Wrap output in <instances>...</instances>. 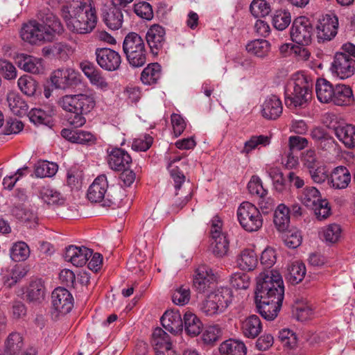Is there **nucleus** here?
Masks as SVG:
<instances>
[{
  "label": "nucleus",
  "mask_w": 355,
  "mask_h": 355,
  "mask_svg": "<svg viewBox=\"0 0 355 355\" xmlns=\"http://www.w3.org/2000/svg\"><path fill=\"white\" fill-rule=\"evenodd\" d=\"M61 15L67 28L77 34L91 33L98 19L96 9L89 1H73L69 6H63Z\"/></svg>",
  "instance_id": "f257e3e1"
},
{
  "label": "nucleus",
  "mask_w": 355,
  "mask_h": 355,
  "mask_svg": "<svg viewBox=\"0 0 355 355\" xmlns=\"http://www.w3.org/2000/svg\"><path fill=\"white\" fill-rule=\"evenodd\" d=\"M284 286L281 275L276 270H265L257 278L255 300H279L283 302Z\"/></svg>",
  "instance_id": "f03ea898"
},
{
  "label": "nucleus",
  "mask_w": 355,
  "mask_h": 355,
  "mask_svg": "<svg viewBox=\"0 0 355 355\" xmlns=\"http://www.w3.org/2000/svg\"><path fill=\"white\" fill-rule=\"evenodd\" d=\"M312 83L302 76L290 84L285 91V104L289 108L304 106L311 98Z\"/></svg>",
  "instance_id": "7ed1b4c3"
},
{
  "label": "nucleus",
  "mask_w": 355,
  "mask_h": 355,
  "mask_svg": "<svg viewBox=\"0 0 355 355\" xmlns=\"http://www.w3.org/2000/svg\"><path fill=\"white\" fill-rule=\"evenodd\" d=\"M123 51L129 64L139 67L146 62V50L141 37L136 33H128L123 42Z\"/></svg>",
  "instance_id": "20e7f679"
},
{
  "label": "nucleus",
  "mask_w": 355,
  "mask_h": 355,
  "mask_svg": "<svg viewBox=\"0 0 355 355\" xmlns=\"http://www.w3.org/2000/svg\"><path fill=\"white\" fill-rule=\"evenodd\" d=\"M344 52L336 53L331 69L341 79L352 76L355 72V45L348 42L342 46Z\"/></svg>",
  "instance_id": "39448f33"
},
{
  "label": "nucleus",
  "mask_w": 355,
  "mask_h": 355,
  "mask_svg": "<svg viewBox=\"0 0 355 355\" xmlns=\"http://www.w3.org/2000/svg\"><path fill=\"white\" fill-rule=\"evenodd\" d=\"M237 218L241 226L248 232H257L263 225L259 209L249 202H243L238 207Z\"/></svg>",
  "instance_id": "423d86ee"
},
{
  "label": "nucleus",
  "mask_w": 355,
  "mask_h": 355,
  "mask_svg": "<svg viewBox=\"0 0 355 355\" xmlns=\"http://www.w3.org/2000/svg\"><path fill=\"white\" fill-rule=\"evenodd\" d=\"M58 105L69 112L89 113L95 106V100L92 94H69L61 97Z\"/></svg>",
  "instance_id": "0eeeda50"
},
{
  "label": "nucleus",
  "mask_w": 355,
  "mask_h": 355,
  "mask_svg": "<svg viewBox=\"0 0 355 355\" xmlns=\"http://www.w3.org/2000/svg\"><path fill=\"white\" fill-rule=\"evenodd\" d=\"M108 183L105 175H98L89 186L87 197L91 202L101 203L104 207H111L116 205L114 199L110 198L107 193Z\"/></svg>",
  "instance_id": "6e6552de"
},
{
  "label": "nucleus",
  "mask_w": 355,
  "mask_h": 355,
  "mask_svg": "<svg viewBox=\"0 0 355 355\" xmlns=\"http://www.w3.org/2000/svg\"><path fill=\"white\" fill-rule=\"evenodd\" d=\"M37 21L51 41L56 35L64 32V27L59 18L52 12L48 6H40L36 14Z\"/></svg>",
  "instance_id": "1a4fd4ad"
},
{
  "label": "nucleus",
  "mask_w": 355,
  "mask_h": 355,
  "mask_svg": "<svg viewBox=\"0 0 355 355\" xmlns=\"http://www.w3.org/2000/svg\"><path fill=\"white\" fill-rule=\"evenodd\" d=\"M313 33V27L311 21L304 16L293 21L290 31L292 41L302 46L311 44Z\"/></svg>",
  "instance_id": "9d476101"
},
{
  "label": "nucleus",
  "mask_w": 355,
  "mask_h": 355,
  "mask_svg": "<svg viewBox=\"0 0 355 355\" xmlns=\"http://www.w3.org/2000/svg\"><path fill=\"white\" fill-rule=\"evenodd\" d=\"M217 277L213 270L205 264L200 265L195 270L193 284L199 293H208L215 286Z\"/></svg>",
  "instance_id": "9b49d317"
},
{
  "label": "nucleus",
  "mask_w": 355,
  "mask_h": 355,
  "mask_svg": "<svg viewBox=\"0 0 355 355\" xmlns=\"http://www.w3.org/2000/svg\"><path fill=\"white\" fill-rule=\"evenodd\" d=\"M53 311L55 318L71 311L73 306V298L71 293L64 288L58 287L51 294Z\"/></svg>",
  "instance_id": "f8f14e48"
},
{
  "label": "nucleus",
  "mask_w": 355,
  "mask_h": 355,
  "mask_svg": "<svg viewBox=\"0 0 355 355\" xmlns=\"http://www.w3.org/2000/svg\"><path fill=\"white\" fill-rule=\"evenodd\" d=\"M50 79L55 89L63 90L75 87L80 83L78 73L70 67H62L53 71Z\"/></svg>",
  "instance_id": "ddd939ff"
},
{
  "label": "nucleus",
  "mask_w": 355,
  "mask_h": 355,
  "mask_svg": "<svg viewBox=\"0 0 355 355\" xmlns=\"http://www.w3.org/2000/svg\"><path fill=\"white\" fill-rule=\"evenodd\" d=\"M222 223L218 217L212 220L210 234L212 242L211 243L212 252L217 257H223L229 249V241L226 235L221 232Z\"/></svg>",
  "instance_id": "4468645a"
},
{
  "label": "nucleus",
  "mask_w": 355,
  "mask_h": 355,
  "mask_svg": "<svg viewBox=\"0 0 355 355\" xmlns=\"http://www.w3.org/2000/svg\"><path fill=\"white\" fill-rule=\"evenodd\" d=\"M21 39L31 44H37L42 42H51V40L36 19L24 24L20 31Z\"/></svg>",
  "instance_id": "2eb2a0df"
},
{
  "label": "nucleus",
  "mask_w": 355,
  "mask_h": 355,
  "mask_svg": "<svg viewBox=\"0 0 355 355\" xmlns=\"http://www.w3.org/2000/svg\"><path fill=\"white\" fill-rule=\"evenodd\" d=\"M338 28V17L333 14L325 15L318 21L316 26L317 37L320 41H330L337 34Z\"/></svg>",
  "instance_id": "dca6fc26"
},
{
  "label": "nucleus",
  "mask_w": 355,
  "mask_h": 355,
  "mask_svg": "<svg viewBox=\"0 0 355 355\" xmlns=\"http://www.w3.org/2000/svg\"><path fill=\"white\" fill-rule=\"evenodd\" d=\"M95 55L98 64L105 71H116L121 65V55L113 49L110 48H97Z\"/></svg>",
  "instance_id": "f3484780"
},
{
  "label": "nucleus",
  "mask_w": 355,
  "mask_h": 355,
  "mask_svg": "<svg viewBox=\"0 0 355 355\" xmlns=\"http://www.w3.org/2000/svg\"><path fill=\"white\" fill-rule=\"evenodd\" d=\"M146 42L153 54L157 55L166 43V31L164 27L154 24L146 35Z\"/></svg>",
  "instance_id": "a211bd4d"
},
{
  "label": "nucleus",
  "mask_w": 355,
  "mask_h": 355,
  "mask_svg": "<svg viewBox=\"0 0 355 355\" xmlns=\"http://www.w3.org/2000/svg\"><path fill=\"white\" fill-rule=\"evenodd\" d=\"M107 162L112 169L120 171L125 168H129L132 163V158L125 150L121 148H109L107 149Z\"/></svg>",
  "instance_id": "6ab92c4d"
},
{
  "label": "nucleus",
  "mask_w": 355,
  "mask_h": 355,
  "mask_svg": "<svg viewBox=\"0 0 355 355\" xmlns=\"http://www.w3.org/2000/svg\"><path fill=\"white\" fill-rule=\"evenodd\" d=\"M92 255V250L85 246L69 245L66 248L64 259L76 267L83 266Z\"/></svg>",
  "instance_id": "aec40b11"
},
{
  "label": "nucleus",
  "mask_w": 355,
  "mask_h": 355,
  "mask_svg": "<svg viewBox=\"0 0 355 355\" xmlns=\"http://www.w3.org/2000/svg\"><path fill=\"white\" fill-rule=\"evenodd\" d=\"M282 101L276 95L268 96L261 105V115L268 120L277 119L282 114Z\"/></svg>",
  "instance_id": "412c9836"
},
{
  "label": "nucleus",
  "mask_w": 355,
  "mask_h": 355,
  "mask_svg": "<svg viewBox=\"0 0 355 355\" xmlns=\"http://www.w3.org/2000/svg\"><path fill=\"white\" fill-rule=\"evenodd\" d=\"M102 19L106 26L112 30H118L122 26L123 15L122 9L114 5L106 6L102 9Z\"/></svg>",
  "instance_id": "4be33fe9"
},
{
  "label": "nucleus",
  "mask_w": 355,
  "mask_h": 355,
  "mask_svg": "<svg viewBox=\"0 0 355 355\" xmlns=\"http://www.w3.org/2000/svg\"><path fill=\"white\" fill-rule=\"evenodd\" d=\"M257 309L259 314L267 320H273L277 318L282 305V302L279 300H255Z\"/></svg>",
  "instance_id": "5701e85b"
},
{
  "label": "nucleus",
  "mask_w": 355,
  "mask_h": 355,
  "mask_svg": "<svg viewBox=\"0 0 355 355\" xmlns=\"http://www.w3.org/2000/svg\"><path fill=\"white\" fill-rule=\"evenodd\" d=\"M73 53V49L72 46L63 42H56L52 46H46L42 49V54L44 56H52L64 62L68 60Z\"/></svg>",
  "instance_id": "b1692460"
},
{
  "label": "nucleus",
  "mask_w": 355,
  "mask_h": 355,
  "mask_svg": "<svg viewBox=\"0 0 355 355\" xmlns=\"http://www.w3.org/2000/svg\"><path fill=\"white\" fill-rule=\"evenodd\" d=\"M183 319L178 310L166 311L161 318L162 326L172 334H177L183 329Z\"/></svg>",
  "instance_id": "393cba45"
},
{
  "label": "nucleus",
  "mask_w": 355,
  "mask_h": 355,
  "mask_svg": "<svg viewBox=\"0 0 355 355\" xmlns=\"http://www.w3.org/2000/svg\"><path fill=\"white\" fill-rule=\"evenodd\" d=\"M81 68L92 85H95L98 89L103 91L109 89V83L102 76L101 72L96 69L93 64L89 62L83 63Z\"/></svg>",
  "instance_id": "a878e982"
},
{
  "label": "nucleus",
  "mask_w": 355,
  "mask_h": 355,
  "mask_svg": "<svg viewBox=\"0 0 355 355\" xmlns=\"http://www.w3.org/2000/svg\"><path fill=\"white\" fill-rule=\"evenodd\" d=\"M334 132L336 137L346 148L355 147V126L352 124H340L334 126Z\"/></svg>",
  "instance_id": "bb28decb"
},
{
  "label": "nucleus",
  "mask_w": 355,
  "mask_h": 355,
  "mask_svg": "<svg viewBox=\"0 0 355 355\" xmlns=\"http://www.w3.org/2000/svg\"><path fill=\"white\" fill-rule=\"evenodd\" d=\"M16 62L19 68L31 73L37 74L43 70L41 59L26 54L18 55Z\"/></svg>",
  "instance_id": "cd10ccee"
},
{
  "label": "nucleus",
  "mask_w": 355,
  "mask_h": 355,
  "mask_svg": "<svg viewBox=\"0 0 355 355\" xmlns=\"http://www.w3.org/2000/svg\"><path fill=\"white\" fill-rule=\"evenodd\" d=\"M241 329L245 338L254 339L262 331L261 322L257 315H250L242 321Z\"/></svg>",
  "instance_id": "c85d7f7f"
},
{
  "label": "nucleus",
  "mask_w": 355,
  "mask_h": 355,
  "mask_svg": "<svg viewBox=\"0 0 355 355\" xmlns=\"http://www.w3.org/2000/svg\"><path fill=\"white\" fill-rule=\"evenodd\" d=\"M61 135L71 142L81 144H92L96 139L95 136L90 132L80 130L64 128L61 131Z\"/></svg>",
  "instance_id": "c756f323"
},
{
  "label": "nucleus",
  "mask_w": 355,
  "mask_h": 355,
  "mask_svg": "<svg viewBox=\"0 0 355 355\" xmlns=\"http://www.w3.org/2000/svg\"><path fill=\"white\" fill-rule=\"evenodd\" d=\"M350 181L351 174L345 166H340L335 168L331 174L330 183L335 189H345Z\"/></svg>",
  "instance_id": "7c9ffc66"
},
{
  "label": "nucleus",
  "mask_w": 355,
  "mask_h": 355,
  "mask_svg": "<svg viewBox=\"0 0 355 355\" xmlns=\"http://www.w3.org/2000/svg\"><path fill=\"white\" fill-rule=\"evenodd\" d=\"M24 347V338L17 332L10 333L4 343L3 355H17Z\"/></svg>",
  "instance_id": "2f4dec72"
},
{
  "label": "nucleus",
  "mask_w": 355,
  "mask_h": 355,
  "mask_svg": "<svg viewBox=\"0 0 355 355\" xmlns=\"http://www.w3.org/2000/svg\"><path fill=\"white\" fill-rule=\"evenodd\" d=\"M334 86L324 78H318L315 83V92L318 99L324 103L332 102L334 94Z\"/></svg>",
  "instance_id": "473e14b6"
},
{
  "label": "nucleus",
  "mask_w": 355,
  "mask_h": 355,
  "mask_svg": "<svg viewBox=\"0 0 355 355\" xmlns=\"http://www.w3.org/2000/svg\"><path fill=\"white\" fill-rule=\"evenodd\" d=\"M354 101L352 88L344 84L335 85L332 103L336 105L343 106L349 105Z\"/></svg>",
  "instance_id": "72a5a7b5"
},
{
  "label": "nucleus",
  "mask_w": 355,
  "mask_h": 355,
  "mask_svg": "<svg viewBox=\"0 0 355 355\" xmlns=\"http://www.w3.org/2000/svg\"><path fill=\"white\" fill-rule=\"evenodd\" d=\"M46 289L40 279L31 282L26 290V300L31 302H41L45 297Z\"/></svg>",
  "instance_id": "f704fd0d"
},
{
  "label": "nucleus",
  "mask_w": 355,
  "mask_h": 355,
  "mask_svg": "<svg viewBox=\"0 0 355 355\" xmlns=\"http://www.w3.org/2000/svg\"><path fill=\"white\" fill-rule=\"evenodd\" d=\"M274 224L279 232H285L290 223V210L284 204H280L274 212Z\"/></svg>",
  "instance_id": "c9c22d12"
},
{
  "label": "nucleus",
  "mask_w": 355,
  "mask_h": 355,
  "mask_svg": "<svg viewBox=\"0 0 355 355\" xmlns=\"http://www.w3.org/2000/svg\"><path fill=\"white\" fill-rule=\"evenodd\" d=\"M39 196L49 205H62L65 199L58 191L51 188L49 186H43L40 188Z\"/></svg>",
  "instance_id": "e433bc0d"
},
{
  "label": "nucleus",
  "mask_w": 355,
  "mask_h": 355,
  "mask_svg": "<svg viewBox=\"0 0 355 355\" xmlns=\"http://www.w3.org/2000/svg\"><path fill=\"white\" fill-rule=\"evenodd\" d=\"M246 347L239 340L229 339L223 342L219 347L222 355H246Z\"/></svg>",
  "instance_id": "4c0bfd02"
},
{
  "label": "nucleus",
  "mask_w": 355,
  "mask_h": 355,
  "mask_svg": "<svg viewBox=\"0 0 355 355\" xmlns=\"http://www.w3.org/2000/svg\"><path fill=\"white\" fill-rule=\"evenodd\" d=\"M237 263L242 270L250 271L257 267L258 257L253 250L245 249L241 251L237 259Z\"/></svg>",
  "instance_id": "58836bf2"
},
{
  "label": "nucleus",
  "mask_w": 355,
  "mask_h": 355,
  "mask_svg": "<svg viewBox=\"0 0 355 355\" xmlns=\"http://www.w3.org/2000/svg\"><path fill=\"white\" fill-rule=\"evenodd\" d=\"M182 320L184 330L188 335L196 336L201 332L202 323L194 313L187 311Z\"/></svg>",
  "instance_id": "ea45409f"
},
{
  "label": "nucleus",
  "mask_w": 355,
  "mask_h": 355,
  "mask_svg": "<svg viewBox=\"0 0 355 355\" xmlns=\"http://www.w3.org/2000/svg\"><path fill=\"white\" fill-rule=\"evenodd\" d=\"M305 265L302 262L292 263L287 269L286 278L291 284L295 285L301 282L306 275Z\"/></svg>",
  "instance_id": "a19ab883"
},
{
  "label": "nucleus",
  "mask_w": 355,
  "mask_h": 355,
  "mask_svg": "<svg viewBox=\"0 0 355 355\" xmlns=\"http://www.w3.org/2000/svg\"><path fill=\"white\" fill-rule=\"evenodd\" d=\"M209 293L223 311L232 303V292L231 289L227 287H220Z\"/></svg>",
  "instance_id": "79ce46f5"
},
{
  "label": "nucleus",
  "mask_w": 355,
  "mask_h": 355,
  "mask_svg": "<svg viewBox=\"0 0 355 355\" xmlns=\"http://www.w3.org/2000/svg\"><path fill=\"white\" fill-rule=\"evenodd\" d=\"M161 77V66L158 63L148 64L141 72V80L145 85L156 84Z\"/></svg>",
  "instance_id": "37998d69"
},
{
  "label": "nucleus",
  "mask_w": 355,
  "mask_h": 355,
  "mask_svg": "<svg viewBox=\"0 0 355 355\" xmlns=\"http://www.w3.org/2000/svg\"><path fill=\"white\" fill-rule=\"evenodd\" d=\"M300 199L303 205L312 209L322 200L320 191L313 187H306L302 192Z\"/></svg>",
  "instance_id": "c03bdc74"
},
{
  "label": "nucleus",
  "mask_w": 355,
  "mask_h": 355,
  "mask_svg": "<svg viewBox=\"0 0 355 355\" xmlns=\"http://www.w3.org/2000/svg\"><path fill=\"white\" fill-rule=\"evenodd\" d=\"M182 159L180 156H175L170 159L168 164V168L170 171L171 176L174 181V187L176 190H179L182 187V184L185 182V175L180 169L178 166H175L176 162H179Z\"/></svg>",
  "instance_id": "a18cd8bd"
},
{
  "label": "nucleus",
  "mask_w": 355,
  "mask_h": 355,
  "mask_svg": "<svg viewBox=\"0 0 355 355\" xmlns=\"http://www.w3.org/2000/svg\"><path fill=\"white\" fill-rule=\"evenodd\" d=\"M270 49V44L266 40H254L246 45L247 51L258 58L266 56Z\"/></svg>",
  "instance_id": "49530a36"
},
{
  "label": "nucleus",
  "mask_w": 355,
  "mask_h": 355,
  "mask_svg": "<svg viewBox=\"0 0 355 355\" xmlns=\"http://www.w3.org/2000/svg\"><path fill=\"white\" fill-rule=\"evenodd\" d=\"M7 101L10 110L15 115H24L28 109L27 103L19 95L15 93L8 94Z\"/></svg>",
  "instance_id": "de8ad7c7"
},
{
  "label": "nucleus",
  "mask_w": 355,
  "mask_h": 355,
  "mask_svg": "<svg viewBox=\"0 0 355 355\" xmlns=\"http://www.w3.org/2000/svg\"><path fill=\"white\" fill-rule=\"evenodd\" d=\"M10 258L17 262L26 260L30 255L28 245L23 241L15 243L10 252Z\"/></svg>",
  "instance_id": "09e8293b"
},
{
  "label": "nucleus",
  "mask_w": 355,
  "mask_h": 355,
  "mask_svg": "<svg viewBox=\"0 0 355 355\" xmlns=\"http://www.w3.org/2000/svg\"><path fill=\"white\" fill-rule=\"evenodd\" d=\"M152 345L155 351L161 349L164 346L172 345L169 335L162 328H156L152 335Z\"/></svg>",
  "instance_id": "8fccbe9b"
},
{
  "label": "nucleus",
  "mask_w": 355,
  "mask_h": 355,
  "mask_svg": "<svg viewBox=\"0 0 355 355\" xmlns=\"http://www.w3.org/2000/svg\"><path fill=\"white\" fill-rule=\"evenodd\" d=\"M270 143V138L265 135H253L249 140L244 143V146L241 150V154L248 155L253 150L261 145L266 146Z\"/></svg>",
  "instance_id": "3c124183"
},
{
  "label": "nucleus",
  "mask_w": 355,
  "mask_h": 355,
  "mask_svg": "<svg viewBox=\"0 0 355 355\" xmlns=\"http://www.w3.org/2000/svg\"><path fill=\"white\" fill-rule=\"evenodd\" d=\"M58 165L48 161L38 162L35 167V173L37 178L52 177L58 171Z\"/></svg>",
  "instance_id": "603ef678"
},
{
  "label": "nucleus",
  "mask_w": 355,
  "mask_h": 355,
  "mask_svg": "<svg viewBox=\"0 0 355 355\" xmlns=\"http://www.w3.org/2000/svg\"><path fill=\"white\" fill-rule=\"evenodd\" d=\"M249 9L255 18L264 17L271 12L270 5L266 0H253Z\"/></svg>",
  "instance_id": "864d4df0"
},
{
  "label": "nucleus",
  "mask_w": 355,
  "mask_h": 355,
  "mask_svg": "<svg viewBox=\"0 0 355 355\" xmlns=\"http://www.w3.org/2000/svg\"><path fill=\"white\" fill-rule=\"evenodd\" d=\"M291 21V17L289 12L279 10H277L272 16V22L273 26L279 31L286 29Z\"/></svg>",
  "instance_id": "5fc2aeb1"
},
{
  "label": "nucleus",
  "mask_w": 355,
  "mask_h": 355,
  "mask_svg": "<svg viewBox=\"0 0 355 355\" xmlns=\"http://www.w3.org/2000/svg\"><path fill=\"white\" fill-rule=\"evenodd\" d=\"M19 89L28 96H33L37 90V82L30 76H23L17 81Z\"/></svg>",
  "instance_id": "6e6d98bb"
},
{
  "label": "nucleus",
  "mask_w": 355,
  "mask_h": 355,
  "mask_svg": "<svg viewBox=\"0 0 355 355\" xmlns=\"http://www.w3.org/2000/svg\"><path fill=\"white\" fill-rule=\"evenodd\" d=\"M53 110L46 112L40 108L32 109L29 112L30 120L35 124L48 125L51 123Z\"/></svg>",
  "instance_id": "4d7b16f0"
},
{
  "label": "nucleus",
  "mask_w": 355,
  "mask_h": 355,
  "mask_svg": "<svg viewBox=\"0 0 355 355\" xmlns=\"http://www.w3.org/2000/svg\"><path fill=\"white\" fill-rule=\"evenodd\" d=\"M200 310L207 316H212L223 313L220 306L216 304L215 300L212 298V295L209 293L200 304Z\"/></svg>",
  "instance_id": "13d9d810"
},
{
  "label": "nucleus",
  "mask_w": 355,
  "mask_h": 355,
  "mask_svg": "<svg viewBox=\"0 0 355 355\" xmlns=\"http://www.w3.org/2000/svg\"><path fill=\"white\" fill-rule=\"evenodd\" d=\"M180 190L181 188L179 190L175 189V194L173 198L172 203V209L173 211H178L181 209L191 198L192 193L190 189L187 192Z\"/></svg>",
  "instance_id": "bf43d9fd"
},
{
  "label": "nucleus",
  "mask_w": 355,
  "mask_h": 355,
  "mask_svg": "<svg viewBox=\"0 0 355 355\" xmlns=\"http://www.w3.org/2000/svg\"><path fill=\"white\" fill-rule=\"evenodd\" d=\"M191 292L189 286H181L176 288L172 295L174 304L180 306L184 305L189 302Z\"/></svg>",
  "instance_id": "052dcab7"
},
{
  "label": "nucleus",
  "mask_w": 355,
  "mask_h": 355,
  "mask_svg": "<svg viewBox=\"0 0 355 355\" xmlns=\"http://www.w3.org/2000/svg\"><path fill=\"white\" fill-rule=\"evenodd\" d=\"M222 335L219 325L214 324L207 327L202 334V340L205 343L211 345L218 340Z\"/></svg>",
  "instance_id": "680f3d73"
},
{
  "label": "nucleus",
  "mask_w": 355,
  "mask_h": 355,
  "mask_svg": "<svg viewBox=\"0 0 355 355\" xmlns=\"http://www.w3.org/2000/svg\"><path fill=\"white\" fill-rule=\"evenodd\" d=\"M230 284L236 289H247L250 284L249 275L243 272H236L230 278Z\"/></svg>",
  "instance_id": "e2e57ef3"
},
{
  "label": "nucleus",
  "mask_w": 355,
  "mask_h": 355,
  "mask_svg": "<svg viewBox=\"0 0 355 355\" xmlns=\"http://www.w3.org/2000/svg\"><path fill=\"white\" fill-rule=\"evenodd\" d=\"M342 230L338 224H330L323 230V236L326 241L329 243L337 242L341 236Z\"/></svg>",
  "instance_id": "0e129e2a"
},
{
  "label": "nucleus",
  "mask_w": 355,
  "mask_h": 355,
  "mask_svg": "<svg viewBox=\"0 0 355 355\" xmlns=\"http://www.w3.org/2000/svg\"><path fill=\"white\" fill-rule=\"evenodd\" d=\"M279 339L284 347L289 349L294 348L297 345V336L288 329H284L279 332Z\"/></svg>",
  "instance_id": "69168bd1"
},
{
  "label": "nucleus",
  "mask_w": 355,
  "mask_h": 355,
  "mask_svg": "<svg viewBox=\"0 0 355 355\" xmlns=\"http://www.w3.org/2000/svg\"><path fill=\"white\" fill-rule=\"evenodd\" d=\"M134 12L137 16L146 20H150L153 17L152 6L146 1H140L135 4Z\"/></svg>",
  "instance_id": "338daca9"
},
{
  "label": "nucleus",
  "mask_w": 355,
  "mask_h": 355,
  "mask_svg": "<svg viewBox=\"0 0 355 355\" xmlns=\"http://www.w3.org/2000/svg\"><path fill=\"white\" fill-rule=\"evenodd\" d=\"M248 189L252 195H256L259 198L268 193V191L263 188L260 178L256 175L251 178L248 184Z\"/></svg>",
  "instance_id": "774afa93"
}]
</instances>
